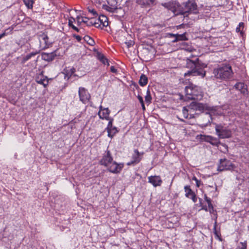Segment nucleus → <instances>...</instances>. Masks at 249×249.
I'll use <instances>...</instances> for the list:
<instances>
[{"label": "nucleus", "mask_w": 249, "mask_h": 249, "mask_svg": "<svg viewBox=\"0 0 249 249\" xmlns=\"http://www.w3.org/2000/svg\"><path fill=\"white\" fill-rule=\"evenodd\" d=\"M93 24L96 28L103 29L108 25V18L104 15L100 16L97 19L94 20Z\"/></svg>", "instance_id": "obj_12"}, {"label": "nucleus", "mask_w": 249, "mask_h": 249, "mask_svg": "<svg viewBox=\"0 0 249 249\" xmlns=\"http://www.w3.org/2000/svg\"><path fill=\"white\" fill-rule=\"evenodd\" d=\"M56 56V54L55 52H52L51 53H43L42 54V58L47 61H52L54 59Z\"/></svg>", "instance_id": "obj_22"}, {"label": "nucleus", "mask_w": 249, "mask_h": 249, "mask_svg": "<svg viewBox=\"0 0 249 249\" xmlns=\"http://www.w3.org/2000/svg\"><path fill=\"white\" fill-rule=\"evenodd\" d=\"M186 97L192 100H201L203 96L201 87L190 83L185 89Z\"/></svg>", "instance_id": "obj_2"}, {"label": "nucleus", "mask_w": 249, "mask_h": 249, "mask_svg": "<svg viewBox=\"0 0 249 249\" xmlns=\"http://www.w3.org/2000/svg\"><path fill=\"white\" fill-rule=\"evenodd\" d=\"M211 137V136H209V135H200L201 140L202 141H204V142H209Z\"/></svg>", "instance_id": "obj_39"}, {"label": "nucleus", "mask_w": 249, "mask_h": 249, "mask_svg": "<svg viewBox=\"0 0 249 249\" xmlns=\"http://www.w3.org/2000/svg\"><path fill=\"white\" fill-rule=\"evenodd\" d=\"M39 53L38 52H32L26 55L23 56L21 60V64H24L27 61L29 60L34 58L32 62L31 63V65L32 67L36 68L37 66V63L38 60L39 56L36 57V56Z\"/></svg>", "instance_id": "obj_7"}, {"label": "nucleus", "mask_w": 249, "mask_h": 249, "mask_svg": "<svg viewBox=\"0 0 249 249\" xmlns=\"http://www.w3.org/2000/svg\"><path fill=\"white\" fill-rule=\"evenodd\" d=\"M247 241H245L242 242H241L239 243V245L237 247L236 249H247Z\"/></svg>", "instance_id": "obj_38"}, {"label": "nucleus", "mask_w": 249, "mask_h": 249, "mask_svg": "<svg viewBox=\"0 0 249 249\" xmlns=\"http://www.w3.org/2000/svg\"><path fill=\"white\" fill-rule=\"evenodd\" d=\"M188 107L201 112L206 111V113H214L216 111L215 107H210L206 104L202 103H192L188 106Z\"/></svg>", "instance_id": "obj_4"}, {"label": "nucleus", "mask_w": 249, "mask_h": 249, "mask_svg": "<svg viewBox=\"0 0 249 249\" xmlns=\"http://www.w3.org/2000/svg\"><path fill=\"white\" fill-rule=\"evenodd\" d=\"M199 205L201 207L202 205H203V203H202V199L201 198H199Z\"/></svg>", "instance_id": "obj_54"}, {"label": "nucleus", "mask_w": 249, "mask_h": 249, "mask_svg": "<svg viewBox=\"0 0 249 249\" xmlns=\"http://www.w3.org/2000/svg\"><path fill=\"white\" fill-rule=\"evenodd\" d=\"M234 88L240 91V92L242 93H246L248 90L247 88L246 87V86L245 85L244 83L242 82H238L236 83L234 85Z\"/></svg>", "instance_id": "obj_23"}, {"label": "nucleus", "mask_w": 249, "mask_h": 249, "mask_svg": "<svg viewBox=\"0 0 249 249\" xmlns=\"http://www.w3.org/2000/svg\"><path fill=\"white\" fill-rule=\"evenodd\" d=\"M244 28V23L241 22L239 23L238 26L236 28V32L240 33L241 35L242 36L244 34L243 30Z\"/></svg>", "instance_id": "obj_31"}, {"label": "nucleus", "mask_w": 249, "mask_h": 249, "mask_svg": "<svg viewBox=\"0 0 249 249\" xmlns=\"http://www.w3.org/2000/svg\"><path fill=\"white\" fill-rule=\"evenodd\" d=\"M216 218H217V217H216V219H215V222L214 224L213 230V232H214V234L217 236H219L220 235V233L216 230V226H217Z\"/></svg>", "instance_id": "obj_41"}, {"label": "nucleus", "mask_w": 249, "mask_h": 249, "mask_svg": "<svg viewBox=\"0 0 249 249\" xmlns=\"http://www.w3.org/2000/svg\"><path fill=\"white\" fill-rule=\"evenodd\" d=\"M207 203L208 204V209H212L213 208V206L211 202V200L210 201H208Z\"/></svg>", "instance_id": "obj_48"}, {"label": "nucleus", "mask_w": 249, "mask_h": 249, "mask_svg": "<svg viewBox=\"0 0 249 249\" xmlns=\"http://www.w3.org/2000/svg\"><path fill=\"white\" fill-rule=\"evenodd\" d=\"M137 97L141 104H142V103H144L142 96L138 95Z\"/></svg>", "instance_id": "obj_50"}, {"label": "nucleus", "mask_w": 249, "mask_h": 249, "mask_svg": "<svg viewBox=\"0 0 249 249\" xmlns=\"http://www.w3.org/2000/svg\"><path fill=\"white\" fill-rule=\"evenodd\" d=\"M105 10L113 13L118 9L117 2L115 0H108L107 4L104 5Z\"/></svg>", "instance_id": "obj_18"}, {"label": "nucleus", "mask_w": 249, "mask_h": 249, "mask_svg": "<svg viewBox=\"0 0 249 249\" xmlns=\"http://www.w3.org/2000/svg\"><path fill=\"white\" fill-rule=\"evenodd\" d=\"M110 71L112 73H116L117 72V69L114 66H111V67H110Z\"/></svg>", "instance_id": "obj_47"}, {"label": "nucleus", "mask_w": 249, "mask_h": 249, "mask_svg": "<svg viewBox=\"0 0 249 249\" xmlns=\"http://www.w3.org/2000/svg\"><path fill=\"white\" fill-rule=\"evenodd\" d=\"M185 16L189 14H197L198 13L197 5L195 1L188 0L184 2Z\"/></svg>", "instance_id": "obj_8"}, {"label": "nucleus", "mask_w": 249, "mask_h": 249, "mask_svg": "<svg viewBox=\"0 0 249 249\" xmlns=\"http://www.w3.org/2000/svg\"><path fill=\"white\" fill-rule=\"evenodd\" d=\"M148 83L147 77L144 74H142L140 78L139 84L142 87L145 86Z\"/></svg>", "instance_id": "obj_27"}, {"label": "nucleus", "mask_w": 249, "mask_h": 249, "mask_svg": "<svg viewBox=\"0 0 249 249\" xmlns=\"http://www.w3.org/2000/svg\"><path fill=\"white\" fill-rule=\"evenodd\" d=\"M181 26H182V25H179L178 26V28H180V27H181Z\"/></svg>", "instance_id": "obj_58"}, {"label": "nucleus", "mask_w": 249, "mask_h": 249, "mask_svg": "<svg viewBox=\"0 0 249 249\" xmlns=\"http://www.w3.org/2000/svg\"><path fill=\"white\" fill-rule=\"evenodd\" d=\"M82 21H83V23L86 24V25L88 26H90L91 25L94 26V21H93L92 18L91 20H90L89 18L87 17H84L83 18H82Z\"/></svg>", "instance_id": "obj_30"}, {"label": "nucleus", "mask_w": 249, "mask_h": 249, "mask_svg": "<svg viewBox=\"0 0 249 249\" xmlns=\"http://www.w3.org/2000/svg\"><path fill=\"white\" fill-rule=\"evenodd\" d=\"M109 172L113 174H118L121 172L124 167L123 163H117L116 161H113L107 167Z\"/></svg>", "instance_id": "obj_14"}, {"label": "nucleus", "mask_w": 249, "mask_h": 249, "mask_svg": "<svg viewBox=\"0 0 249 249\" xmlns=\"http://www.w3.org/2000/svg\"><path fill=\"white\" fill-rule=\"evenodd\" d=\"M186 33H184L182 34H174L172 33L168 34V36L170 37H174L175 39L172 41L173 42L175 43L178 41H185L187 40L188 38L186 36Z\"/></svg>", "instance_id": "obj_21"}, {"label": "nucleus", "mask_w": 249, "mask_h": 249, "mask_svg": "<svg viewBox=\"0 0 249 249\" xmlns=\"http://www.w3.org/2000/svg\"><path fill=\"white\" fill-rule=\"evenodd\" d=\"M222 144L223 146H225V147H226V149H227L228 146H227L226 145H225V144Z\"/></svg>", "instance_id": "obj_57"}, {"label": "nucleus", "mask_w": 249, "mask_h": 249, "mask_svg": "<svg viewBox=\"0 0 249 249\" xmlns=\"http://www.w3.org/2000/svg\"><path fill=\"white\" fill-rule=\"evenodd\" d=\"M184 7V2L182 4H180L178 2V6H177V10L176 15H181L185 16V11Z\"/></svg>", "instance_id": "obj_25"}, {"label": "nucleus", "mask_w": 249, "mask_h": 249, "mask_svg": "<svg viewBox=\"0 0 249 249\" xmlns=\"http://www.w3.org/2000/svg\"><path fill=\"white\" fill-rule=\"evenodd\" d=\"M186 67L191 69V70L184 73V77L190 76H201L204 77L206 75V71L202 68L198 67L196 61L191 59H187L186 62Z\"/></svg>", "instance_id": "obj_3"}, {"label": "nucleus", "mask_w": 249, "mask_h": 249, "mask_svg": "<svg viewBox=\"0 0 249 249\" xmlns=\"http://www.w3.org/2000/svg\"><path fill=\"white\" fill-rule=\"evenodd\" d=\"M215 129L216 134L220 139L229 138L231 136V130L221 124H216Z\"/></svg>", "instance_id": "obj_6"}, {"label": "nucleus", "mask_w": 249, "mask_h": 249, "mask_svg": "<svg viewBox=\"0 0 249 249\" xmlns=\"http://www.w3.org/2000/svg\"><path fill=\"white\" fill-rule=\"evenodd\" d=\"M87 9L89 12L90 13L92 16L94 17H96L98 16V14L95 9L90 7H88Z\"/></svg>", "instance_id": "obj_40"}, {"label": "nucleus", "mask_w": 249, "mask_h": 249, "mask_svg": "<svg viewBox=\"0 0 249 249\" xmlns=\"http://www.w3.org/2000/svg\"><path fill=\"white\" fill-rule=\"evenodd\" d=\"M155 0H147L148 1V5L149 6L151 4H153Z\"/></svg>", "instance_id": "obj_52"}, {"label": "nucleus", "mask_w": 249, "mask_h": 249, "mask_svg": "<svg viewBox=\"0 0 249 249\" xmlns=\"http://www.w3.org/2000/svg\"><path fill=\"white\" fill-rule=\"evenodd\" d=\"M192 109L189 108L188 107H188H183V109H182V114H183V117L185 118H187L188 117L189 112H190L191 113Z\"/></svg>", "instance_id": "obj_32"}, {"label": "nucleus", "mask_w": 249, "mask_h": 249, "mask_svg": "<svg viewBox=\"0 0 249 249\" xmlns=\"http://www.w3.org/2000/svg\"><path fill=\"white\" fill-rule=\"evenodd\" d=\"M73 36L78 41V42H80L81 39H82V37L81 36H79V35H73Z\"/></svg>", "instance_id": "obj_46"}, {"label": "nucleus", "mask_w": 249, "mask_h": 249, "mask_svg": "<svg viewBox=\"0 0 249 249\" xmlns=\"http://www.w3.org/2000/svg\"><path fill=\"white\" fill-rule=\"evenodd\" d=\"M13 30V27H9L5 30L4 32L0 34V39L8 34H11Z\"/></svg>", "instance_id": "obj_33"}, {"label": "nucleus", "mask_w": 249, "mask_h": 249, "mask_svg": "<svg viewBox=\"0 0 249 249\" xmlns=\"http://www.w3.org/2000/svg\"><path fill=\"white\" fill-rule=\"evenodd\" d=\"M97 58L104 65H109L107 59L104 56L103 54L98 53H97Z\"/></svg>", "instance_id": "obj_28"}, {"label": "nucleus", "mask_w": 249, "mask_h": 249, "mask_svg": "<svg viewBox=\"0 0 249 249\" xmlns=\"http://www.w3.org/2000/svg\"><path fill=\"white\" fill-rule=\"evenodd\" d=\"M79 100L83 104H86L89 101L91 96L88 90L84 87H79L78 89Z\"/></svg>", "instance_id": "obj_9"}, {"label": "nucleus", "mask_w": 249, "mask_h": 249, "mask_svg": "<svg viewBox=\"0 0 249 249\" xmlns=\"http://www.w3.org/2000/svg\"><path fill=\"white\" fill-rule=\"evenodd\" d=\"M113 161V159L110 151L107 150L103 154L102 158L99 161V163L102 165L107 167Z\"/></svg>", "instance_id": "obj_11"}, {"label": "nucleus", "mask_w": 249, "mask_h": 249, "mask_svg": "<svg viewBox=\"0 0 249 249\" xmlns=\"http://www.w3.org/2000/svg\"><path fill=\"white\" fill-rule=\"evenodd\" d=\"M162 5L167 9L171 11L175 15L176 14L177 6H178V1L173 0L168 2L162 3Z\"/></svg>", "instance_id": "obj_19"}, {"label": "nucleus", "mask_w": 249, "mask_h": 249, "mask_svg": "<svg viewBox=\"0 0 249 249\" xmlns=\"http://www.w3.org/2000/svg\"><path fill=\"white\" fill-rule=\"evenodd\" d=\"M204 210L205 212H208V207L206 206V205H202V207H201V208L200 209V210Z\"/></svg>", "instance_id": "obj_49"}, {"label": "nucleus", "mask_w": 249, "mask_h": 249, "mask_svg": "<svg viewBox=\"0 0 249 249\" xmlns=\"http://www.w3.org/2000/svg\"><path fill=\"white\" fill-rule=\"evenodd\" d=\"M84 40L89 45L93 46L95 44L94 40L89 36H85L84 37Z\"/></svg>", "instance_id": "obj_34"}, {"label": "nucleus", "mask_w": 249, "mask_h": 249, "mask_svg": "<svg viewBox=\"0 0 249 249\" xmlns=\"http://www.w3.org/2000/svg\"><path fill=\"white\" fill-rule=\"evenodd\" d=\"M234 168V165L231 160L224 158L219 160L217 170L219 172H222L226 170H233Z\"/></svg>", "instance_id": "obj_5"}, {"label": "nucleus", "mask_w": 249, "mask_h": 249, "mask_svg": "<svg viewBox=\"0 0 249 249\" xmlns=\"http://www.w3.org/2000/svg\"><path fill=\"white\" fill-rule=\"evenodd\" d=\"M213 74L216 79L227 81L232 78L233 72L230 64H222L213 69Z\"/></svg>", "instance_id": "obj_1"}, {"label": "nucleus", "mask_w": 249, "mask_h": 249, "mask_svg": "<svg viewBox=\"0 0 249 249\" xmlns=\"http://www.w3.org/2000/svg\"><path fill=\"white\" fill-rule=\"evenodd\" d=\"M39 41V49L41 50L49 48L51 43L49 41V37L47 34L42 33L38 36Z\"/></svg>", "instance_id": "obj_10"}, {"label": "nucleus", "mask_w": 249, "mask_h": 249, "mask_svg": "<svg viewBox=\"0 0 249 249\" xmlns=\"http://www.w3.org/2000/svg\"><path fill=\"white\" fill-rule=\"evenodd\" d=\"M141 105H142V109L143 110H145V106H144V103H142V104H141Z\"/></svg>", "instance_id": "obj_56"}, {"label": "nucleus", "mask_w": 249, "mask_h": 249, "mask_svg": "<svg viewBox=\"0 0 249 249\" xmlns=\"http://www.w3.org/2000/svg\"><path fill=\"white\" fill-rule=\"evenodd\" d=\"M185 192V196L186 197L192 200L193 202L197 201V196L195 193L191 189L189 185H186L184 187Z\"/></svg>", "instance_id": "obj_17"}, {"label": "nucleus", "mask_w": 249, "mask_h": 249, "mask_svg": "<svg viewBox=\"0 0 249 249\" xmlns=\"http://www.w3.org/2000/svg\"><path fill=\"white\" fill-rule=\"evenodd\" d=\"M148 182L150 183L154 187L161 185L162 180L159 176H151L148 177Z\"/></svg>", "instance_id": "obj_20"}, {"label": "nucleus", "mask_w": 249, "mask_h": 249, "mask_svg": "<svg viewBox=\"0 0 249 249\" xmlns=\"http://www.w3.org/2000/svg\"><path fill=\"white\" fill-rule=\"evenodd\" d=\"M84 17H82L80 16H78L76 18V22L77 23V24L78 26H80L81 25V23H83V21H82V18H83Z\"/></svg>", "instance_id": "obj_44"}, {"label": "nucleus", "mask_w": 249, "mask_h": 249, "mask_svg": "<svg viewBox=\"0 0 249 249\" xmlns=\"http://www.w3.org/2000/svg\"><path fill=\"white\" fill-rule=\"evenodd\" d=\"M209 143L213 146H218L219 144H220V142L219 140L215 137L211 136Z\"/></svg>", "instance_id": "obj_29"}, {"label": "nucleus", "mask_w": 249, "mask_h": 249, "mask_svg": "<svg viewBox=\"0 0 249 249\" xmlns=\"http://www.w3.org/2000/svg\"><path fill=\"white\" fill-rule=\"evenodd\" d=\"M152 97L150 94L149 89H147L146 91V95L145 96V101L146 104L148 105L151 103Z\"/></svg>", "instance_id": "obj_35"}, {"label": "nucleus", "mask_w": 249, "mask_h": 249, "mask_svg": "<svg viewBox=\"0 0 249 249\" xmlns=\"http://www.w3.org/2000/svg\"><path fill=\"white\" fill-rule=\"evenodd\" d=\"M35 80L37 83L42 85L44 88H46L49 84V79L43 74V71L36 75Z\"/></svg>", "instance_id": "obj_16"}, {"label": "nucleus", "mask_w": 249, "mask_h": 249, "mask_svg": "<svg viewBox=\"0 0 249 249\" xmlns=\"http://www.w3.org/2000/svg\"><path fill=\"white\" fill-rule=\"evenodd\" d=\"M24 2L28 9H32L34 1L33 0H24Z\"/></svg>", "instance_id": "obj_37"}, {"label": "nucleus", "mask_w": 249, "mask_h": 249, "mask_svg": "<svg viewBox=\"0 0 249 249\" xmlns=\"http://www.w3.org/2000/svg\"><path fill=\"white\" fill-rule=\"evenodd\" d=\"M208 211L210 212V213H214V212L216 213V212L214 210V208L208 209Z\"/></svg>", "instance_id": "obj_53"}, {"label": "nucleus", "mask_w": 249, "mask_h": 249, "mask_svg": "<svg viewBox=\"0 0 249 249\" xmlns=\"http://www.w3.org/2000/svg\"><path fill=\"white\" fill-rule=\"evenodd\" d=\"M133 44H134L133 42H130L128 43L127 46H128V47H130L131 46L133 45Z\"/></svg>", "instance_id": "obj_55"}, {"label": "nucleus", "mask_w": 249, "mask_h": 249, "mask_svg": "<svg viewBox=\"0 0 249 249\" xmlns=\"http://www.w3.org/2000/svg\"><path fill=\"white\" fill-rule=\"evenodd\" d=\"M107 136L110 138H112L118 132L117 128L113 126L111 128L107 130Z\"/></svg>", "instance_id": "obj_26"}, {"label": "nucleus", "mask_w": 249, "mask_h": 249, "mask_svg": "<svg viewBox=\"0 0 249 249\" xmlns=\"http://www.w3.org/2000/svg\"><path fill=\"white\" fill-rule=\"evenodd\" d=\"M204 198L205 200L206 201V202H208V201H210L211 199L210 198L208 197L206 194H205L204 196Z\"/></svg>", "instance_id": "obj_51"}, {"label": "nucleus", "mask_w": 249, "mask_h": 249, "mask_svg": "<svg viewBox=\"0 0 249 249\" xmlns=\"http://www.w3.org/2000/svg\"><path fill=\"white\" fill-rule=\"evenodd\" d=\"M180 48L181 49L190 51L189 48V45L186 43H183L181 45Z\"/></svg>", "instance_id": "obj_45"}, {"label": "nucleus", "mask_w": 249, "mask_h": 249, "mask_svg": "<svg viewBox=\"0 0 249 249\" xmlns=\"http://www.w3.org/2000/svg\"><path fill=\"white\" fill-rule=\"evenodd\" d=\"M136 2L142 7H147L148 5L147 0H136Z\"/></svg>", "instance_id": "obj_36"}, {"label": "nucleus", "mask_w": 249, "mask_h": 249, "mask_svg": "<svg viewBox=\"0 0 249 249\" xmlns=\"http://www.w3.org/2000/svg\"><path fill=\"white\" fill-rule=\"evenodd\" d=\"M74 22H76L75 18L71 16L70 17L68 20V26L76 32H79V29L73 24Z\"/></svg>", "instance_id": "obj_24"}, {"label": "nucleus", "mask_w": 249, "mask_h": 249, "mask_svg": "<svg viewBox=\"0 0 249 249\" xmlns=\"http://www.w3.org/2000/svg\"><path fill=\"white\" fill-rule=\"evenodd\" d=\"M134 154L132 156V160L127 163L128 166L136 165L142 160L144 153L140 152L138 149H134Z\"/></svg>", "instance_id": "obj_13"}, {"label": "nucleus", "mask_w": 249, "mask_h": 249, "mask_svg": "<svg viewBox=\"0 0 249 249\" xmlns=\"http://www.w3.org/2000/svg\"><path fill=\"white\" fill-rule=\"evenodd\" d=\"M192 179L196 181V187H199L202 184L201 181L200 180H198L195 176L193 177Z\"/></svg>", "instance_id": "obj_43"}, {"label": "nucleus", "mask_w": 249, "mask_h": 249, "mask_svg": "<svg viewBox=\"0 0 249 249\" xmlns=\"http://www.w3.org/2000/svg\"><path fill=\"white\" fill-rule=\"evenodd\" d=\"M99 110L98 112V115L100 119L102 120H108L109 119V114L110 113V110L108 108H105L100 106L99 107Z\"/></svg>", "instance_id": "obj_15"}, {"label": "nucleus", "mask_w": 249, "mask_h": 249, "mask_svg": "<svg viewBox=\"0 0 249 249\" xmlns=\"http://www.w3.org/2000/svg\"><path fill=\"white\" fill-rule=\"evenodd\" d=\"M107 121H108V123L107 127L106 128V130L108 129L113 126V119L110 117L109 119Z\"/></svg>", "instance_id": "obj_42"}]
</instances>
